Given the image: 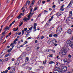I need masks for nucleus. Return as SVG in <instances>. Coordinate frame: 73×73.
<instances>
[{
	"label": "nucleus",
	"instance_id": "1",
	"mask_svg": "<svg viewBox=\"0 0 73 73\" xmlns=\"http://www.w3.org/2000/svg\"><path fill=\"white\" fill-rule=\"evenodd\" d=\"M34 14V13H32L31 12H30V14H29V15L28 16V18H27V17H25L23 19V20L25 22V21L27 22V20H29L30 19L31 17V15H33Z\"/></svg>",
	"mask_w": 73,
	"mask_h": 73
},
{
	"label": "nucleus",
	"instance_id": "2",
	"mask_svg": "<svg viewBox=\"0 0 73 73\" xmlns=\"http://www.w3.org/2000/svg\"><path fill=\"white\" fill-rule=\"evenodd\" d=\"M62 52L61 53L62 54V55H66V53H67V51L65 48H63L62 49Z\"/></svg>",
	"mask_w": 73,
	"mask_h": 73
},
{
	"label": "nucleus",
	"instance_id": "3",
	"mask_svg": "<svg viewBox=\"0 0 73 73\" xmlns=\"http://www.w3.org/2000/svg\"><path fill=\"white\" fill-rule=\"evenodd\" d=\"M62 31V27L61 26L58 27L57 29L56 32L58 33H60Z\"/></svg>",
	"mask_w": 73,
	"mask_h": 73
},
{
	"label": "nucleus",
	"instance_id": "4",
	"mask_svg": "<svg viewBox=\"0 0 73 73\" xmlns=\"http://www.w3.org/2000/svg\"><path fill=\"white\" fill-rule=\"evenodd\" d=\"M73 1H71L69 4L68 5V6L66 7L67 8H70L71 6L72 5V4H73Z\"/></svg>",
	"mask_w": 73,
	"mask_h": 73
},
{
	"label": "nucleus",
	"instance_id": "5",
	"mask_svg": "<svg viewBox=\"0 0 73 73\" xmlns=\"http://www.w3.org/2000/svg\"><path fill=\"white\" fill-rule=\"evenodd\" d=\"M62 71H63V72H66V71L67 70V67L66 66H63L62 67Z\"/></svg>",
	"mask_w": 73,
	"mask_h": 73
},
{
	"label": "nucleus",
	"instance_id": "6",
	"mask_svg": "<svg viewBox=\"0 0 73 73\" xmlns=\"http://www.w3.org/2000/svg\"><path fill=\"white\" fill-rule=\"evenodd\" d=\"M61 13H62V12H59L56 13V15L57 17H59L61 15Z\"/></svg>",
	"mask_w": 73,
	"mask_h": 73
},
{
	"label": "nucleus",
	"instance_id": "7",
	"mask_svg": "<svg viewBox=\"0 0 73 73\" xmlns=\"http://www.w3.org/2000/svg\"><path fill=\"white\" fill-rule=\"evenodd\" d=\"M64 5H62L60 7V11H64V9H65V8H64Z\"/></svg>",
	"mask_w": 73,
	"mask_h": 73
},
{
	"label": "nucleus",
	"instance_id": "8",
	"mask_svg": "<svg viewBox=\"0 0 73 73\" xmlns=\"http://www.w3.org/2000/svg\"><path fill=\"white\" fill-rule=\"evenodd\" d=\"M52 41L53 44H55V43H57V40L53 38L52 39Z\"/></svg>",
	"mask_w": 73,
	"mask_h": 73
},
{
	"label": "nucleus",
	"instance_id": "9",
	"mask_svg": "<svg viewBox=\"0 0 73 73\" xmlns=\"http://www.w3.org/2000/svg\"><path fill=\"white\" fill-rule=\"evenodd\" d=\"M60 71H59L57 70H55L54 71L53 73H60Z\"/></svg>",
	"mask_w": 73,
	"mask_h": 73
},
{
	"label": "nucleus",
	"instance_id": "10",
	"mask_svg": "<svg viewBox=\"0 0 73 73\" xmlns=\"http://www.w3.org/2000/svg\"><path fill=\"white\" fill-rule=\"evenodd\" d=\"M23 14L22 13H21L17 17V18L18 19H20L21 17V16H23Z\"/></svg>",
	"mask_w": 73,
	"mask_h": 73
},
{
	"label": "nucleus",
	"instance_id": "11",
	"mask_svg": "<svg viewBox=\"0 0 73 73\" xmlns=\"http://www.w3.org/2000/svg\"><path fill=\"white\" fill-rule=\"evenodd\" d=\"M67 33H68V34H71V33H72V30L71 29H70L67 31Z\"/></svg>",
	"mask_w": 73,
	"mask_h": 73
},
{
	"label": "nucleus",
	"instance_id": "12",
	"mask_svg": "<svg viewBox=\"0 0 73 73\" xmlns=\"http://www.w3.org/2000/svg\"><path fill=\"white\" fill-rule=\"evenodd\" d=\"M73 42L72 41H70V40H68L66 42L67 44H71Z\"/></svg>",
	"mask_w": 73,
	"mask_h": 73
},
{
	"label": "nucleus",
	"instance_id": "13",
	"mask_svg": "<svg viewBox=\"0 0 73 73\" xmlns=\"http://www.w3.org/2000/svg\"><path fill=\"white\" fill-rule=\"evenodd\" d=\"M56 70H59V71H60V70H61V69H60V68L58 67H56L55 68H54Z\"/></svg>",
	"mask_w": 73,
	"mask_h": 73
},
{
	"label": "nucleus",
	"instance_id": "14",
	"mask_svg": "<svg viewBox=\"0 0 73 73\" xmlns=\"http://www.w3.org/2000/svg\"><path fill=\"white\" fill-rule=\"evenodd\" d=\"M9 27H8V26H7L6 27L5 29V31H8L9 30Z\"/></svg>",
	"mask_w": 73,
	"mask_h": 73
},
{
	"label": "nucleus",
	"instance_id": "15",
	"mask_svg": "<svg viewBox=\"0 0 73 73\" xmlns=\"http://www.w3.org/2000/svg\"><path fill=\"white\" fill-rule=\"evenodd\" d=\"M7 33L6 32V31H5L3 32L2 33V36H5V35L7 34Z\"/></svg>",
	"mask_w": 73,
	"mask_h": 73
},
{
	"label": "nucleus",
	"instance_id": "16",
	"mask_svg": "<svg viewBox=\"0 0 73 73\" xmlns=\"http://www.w3.org/2000/svg\"><path fill=\"white\" fill-rule=\"evenodd\" d=\"M69 46L71 48H73V42L69 44Z\"/></svg>",
	"mask_w": 73,
	"mask_h": 73
},
{
	"label": "nucleus",
	"instance_id": "17",
	"mask_svg": "<svg viewBox=\"0 0 73 73\" xmlns=\"http://www.w3.org/2000/svg\"><path fill=\"white\" fill-rule=\"evenodd\" d=\"M53 36L54 37H57V36L58 35L57 34H54Z\"/></svg>",
	"mask_w": 73,
	"mask_h": 73
},
{
	"label": "nucleus",
	"instance_id": "18",
	"mask_svg": "<svg viewBox=\"0 0 73 73\" xmlns=\"http://www.w3.org/2000/svg\"><path fill=\"white\" fill-rule=\"evenodd\" d=\"M72 15H69V17H68V19H69V20H72V19H72Z\"/></svg>",
	"mask_w": 73,
	"mask_h": 73
},
{
	"label": "nucleus",
	"instance_id": "19",
	"mask_svg": "<svg viewBox=\"0 0 73 73\" xmlns=\"http://www.w3.org/2000/svg\"><path fill=\"white\" fill-rule=\"evenodd\" d=\"M17 46L18 48H20V47H23V45H21V46L20 45H18Z\"/></svg>",
	"mask_w": 73,
	"mask_h": 73
},
{
	"label": "nucleus",
	"instance_id": "20",
	"mask_svg": "<svg viewBox=\"0 0 73 73\" xmlns=\"http://www.w3.org/2000/svg\"><path fill=\"white\" fill-rule=\"evenodd\" d=\"M30 32H31V31H30V30H27L25 33L26 34L27 33H30Z\"/></svg>",
	"mask_w": 73,
	"mask_h": 73
},
{
	"label": "nucleus",
	"instance_id": "21",
	"mask_svg": "<svg viewBox=\"0 0 73 73\" xmlns=\"http://www.w3.org/2000/svg\"><path fill=\"white\" fill-rule=\"evenodd\" d=\"M15 65H19V63L18 62H17L15 64Z\"/></svg>",
	"mask_w": 73,
	"mask_h": 73
},
{
	"label": "nucleus",
	"instance_id": "22",
	"mask_svg": "<svg viewBox=\"0 0 73 73\" xmlns=\"http://www.w3.org/2000/svg\"><path fill=\"white\" fill-rule=\"evenodd\" d=\"M26 50L27 51H29L30 50V49H29V47H27L26 48Z\"/></svg>",
	"mask_w": 73,
	"mask_h": 73
},
{
	"label": "nucleus",
	"instance_id": "23",
	"mask_svg": "<svg viewBox=\"0 0 73 73\" xmlns=\"http://www.w3.org/2000/svg\"><path fill=\"white\" fill-rule=\"evenodd\" d=\"M36 38H37V39L39 40V39L41 38V36L39 35H38L37 36Z\"/></svg>",
	"mask_w": 73,
	"mask_h": 73
},
{
	"label": "nucleus",
	"instance_id": "24",
	"mask_svg": "<svg viewBox=\"0 0 73 73\" xmlns=\"http://www.w3.org/2000/svg\"><path fill=\"white\" fill-rule=\"evenodd\" d=\"M29 61V58L27 57L25 59V62H27V61Z\"/></svg>",
	"mask_w": 73,
	"mask_h": 73
},
{
	"label": "nucleus",
	"instance_id": "25",
	"mask_svg": "<svg viewBox=\"0 0 73 73\" xmlns=\"http://www.w3.org/2000/svg\"><path fill=\"white\" fill-rule=\"evenodd\" d=\"M63 61H64L65 62H66L68 61V60L66 58H65L64 59Z\"/></svg>",
	"mask_w": 73,
	"mask_h": 73
},
{
	"label": "nucleus",
	"instance_id": "26",
	"mask_svg": "<svg viewBox=\"0 0 73 73\" xmlns=\"http://www.w3.org/2000/svg\"><path fill=\"white\" fill-rule=\"evenodd\" d=\"M31 60H33V61H34V60H35V57H33V58H31Z\"/></svg>",
	"mask_w": 73,
	"mask_h": 73
},
{
	"label": "nucleus",
	"instance_id": "27",
	"mask_svg": "<svg viewBox=\"0 0 73 73\" xmlns=\"http://www.w3.org/2000/svg\"><path fill=\"white\" fill-rule=\"evenodd\" d=\"M54 63V62L53 61H51L49 62V64H52Z\"/></svg>",
	"mask_w": 73,
	"mask_h": 73
},
{
	"label": "nucleus",
	"instance_id": "28",
	"mask_svg": "<svg viewBox=\"0 0 73 73\" xmlns=\"http://www.w3.org/2000/svg\"><path fill=\"white\" fill-rule=\"evenodd\" d=\"M23 23L21 22V23L19 24V27H21V25H23Z\"/></svg>",
	"mask_w": 73,
	"mask_h": 73
},
{
	"label": "nucleus",
	"instance_id": "29",
	"mask_svg": "<svg viewBox=\"0 0 73 73\" xmlns=\"http://www.w3.org/2000/svg\"><path fill=\"white\" fill-rule=\"evenodd\" d=\"M51 42H52V40H50V41L49 40L47 42L48 44H51Z\"/></svg>",
	"mask_w": 73,
	"mask_h": 73
},
{
	"label": "nucleus",
	"instance_id": "30",
	"mask_svg": "<svg viewBox=\"0 0 73 73\" xmlns=\"http://www.w3.org/2000/svg\"><path fill=\"white\" fill-rule=\"evenodd\" d=\"M69 13L70 16H72V11H71L69 12Z\"/></svg>",
	"mask_w": 73,
	"mask_h": 73
},
{
	"label": "nucleus",
	"instance_id": "31",
	"mask_svg": "<svg viewBox=\"0 0 73 73\" xmlns=\"http://www.w3.org/2000/svg\"><path fill=\"white\" fill-rule=\"evenodd\" d=\"M44 12L46 13H48V11H46L45 10H44Z\"/></svg>",
	"mask_w": 73,
	"mask_h": 73
},
{
	"label": "nucleus",
	"instance_id": "32",
	"mask_svg": "<svg viewBox=\"0 0 73 73\" xmlns=\"http://www.w3.org/2000/svg\"><path fill=\"white\" fill-rule=\"evenodd\" d=\"M24 30L23 29L22 30V35H24Z\"/></svg>",
	"mask_w": 73,
	"mask_h": 73
},
{
	"label": "nucleus",
	"instance_id": "33",
	"mask_svg": "<svg viewBox=\"0 0 73 73\" xmlns=\"http://www.w3.org/2000/svg\"><path fill=\"white\" fill-rule=\"evenodd\" d=\"M26 3L28 4V5H29V4H30V1H27V2Z\"/></svg>",
	"mask_w": 73,
	"mask_h": 73
},
{
	"label": "nucleus",
	"instance_id": "34",
	"mask_svg": "<svg viewBox=\"0 0 73 73\" xmlns=\"http://www.w3.org/2000/svg\"><path fill=\"white\" fill-rule=\"evenodd\" d=\"M44 38V36L43 35H42L41 36V38L40 39H41V40H42V39H43V38Z\"/></svg>",
	"mask_w": 73,
	"mask_h": 73
},
{
	"label": "nucleus",
	"instance_id": "35",
	"mask_svg": "<svg viewBox=\"0 0 73 73\" xmlns=\"http://www.w3.org/2000/svg\"><path fill=\"white\" fill-rule=\"evenodd\" d=\"M49 57H53V55L52 54H49L48 55Z\"/></svg>",
	"mask_w": 73,
	"mask_h": 73
},
{
	"label": "nucleus",
	"instance_id": "36",
	"mask_svg": "<svg viewBox=\"0 0 73 73\" xmlns=\"http://www.w3.org/2000/svg\"><path fill=\"white\" fill-rule=\"evenodd\" d=\"M11 35H12V33L10 32L8 35V36H10Z\"/></svg>",
	"mask_w": 73,
	"mask_h": 73
},
{
	"label": "nucleus",
	"instance_id": "37",
	"mask_svg": "<svg viewBox=\"0 0 73 73\" xmlns=\"http://www.w3.org/2000/svg\"><path fill=\"white\" fill-rule=\"evenodd\" d=\"M27 34L25 33L26 34V36H27V37H28V35H29V33H27Z\"/></svg>",
	"mask_w": 73,
	"mask_h": 73
},
{
	"label": "nucleus",
	"instance_id": "38",
	"mask_svg": "<svg viewBox=\"0 0 73 73\" xmlns=\"http://www.w3.org/2000/svg\"><path fill=\"white\" fill-rule=\"evenodd\" d=\"M21 60V57H19L17 59V60Z\"/></svg>",
	"mask_w": 73,
	"mask_h": 73
},
{
	"label": "nucleus",
	"instance_id": "39",
	"mask_svg": "<svg viewBox=\"0 0 73 73\" xmlns=\"http://www.w3.org/2000/svg\"><path fill=\"white\" fill-rule=\"evenodd\" d=\"M49 52L48 49H47L45 51V52Z\"/></svg>",
	"mask_w": 73,
	"mask_h": 73
},
{
	"label": "nucleus",
	"instance_id": "40",
	"mask_svg": "<svg viewBox=\"0 0 73 73\" xmlns=\"http://www.w3.org/2000/svg\"><path fill=\"white\" fill-rule=\"evenodd\" d=\"M3 37H4V36L3 35L1 36V38H0V39H1V40H3Z\"/></svg>",
	"mask_w": 73,
	"mask_h": 73
},
{
	"label": "nucleus",
	"instance_id": "41",
	"mask_svg": "<svg viewBox=\"0 0 73 73\" xmlns=\"http://www.w3.org/2000/svg\"><path fill=\"white\" fill-rule=\"evenodd\" d=\"M12 44H16V42L14 41L13 42Z\"/></svg>",
	"mask_w": 73,
	"mask_h": 73
},
{
	"label": "nucleus",
	"instance_id": "42",
	"mask_svg": "<svg viewBox=\"0 0 73 73\" xmlns=\"http://www.w3.org/2000/svg\"><path fill=\"white\" fill-rule=\"evenodd\" d=\"M37 7H35V9H34V11H36V10H37Z\"/></svg>",
	"mask_w": 73,
	"mask_h": 73
},
{
	"label": "nucleus",
	"instance_id": "43",
	"mask_svg": "<svg viewBox=\"0 0 73 73\" xmlns=\"http://www.w3.org/2000/svg\"><path fill=\"white\" fill-rule=\"evenodd\" d=\"M69 58H71L72 57V55L70 54H69L68 56Z\"/></svg>",
	"mask_w": 73,
	"mask_h": 73
},
{
	"label": "nucleus",
	"instance_id": "44",
	"mask_svg": "<svg viewBox=\"0 0 73 73\" xmlns=\"http://www.w3.org/2000/svg\"><path fill=\"white\" fill-rule=\"evenodd\" d=\"M46 60H45L43 62V64H45V63H46Z\"/></svg>",
	"mask_w": 73,
	"mask_h": 73
},
{
	"label": "nucleus",
	"instance_id": "45",
	"mask_svg": "<svg viewBox=\"0 0 73 73\" xmlns=\"http://www.w3.org/2000/svg\"><path fill=\"white\" fill-rule=\"evenodd\" d=\"M9 16L7 18V19H6V20H5V21H7V20H8V19H9Z\"/></svg>",
	"mask_w": 73,
	"mask_h": 73
},
{
	"label": "nucleus",
	"instance_id": "46",
	"mask_svg": "<svg viewBox=\"0 0 73 73\" xmlns=\"http://www.w3.org/2000/svg\"><path fill=\"white\" fill-rule=\"evenodd\" d=\"M12 71L14 73H15V68H13V70H12Z\"/></svg>",
	"mask_w": 73,
	"mask_h": 73
},
{
	"label": "nucleus",
	"instance_id": "47",
	"mask_svg": "<svg viewBox=\"0 0 73 73\" xmlns=\"http://www.w3.org/2000/svg\"><path fill=\"white\" fill-rule=\"evenodd\" d=\"M18 29H19V28L18 27V28H17V29L16 30H14V31L16 32V31H18Z\"/></svg>",
	"mask_w": 73,
	"mask_h": 73
},
{
	"label": "nucleus",
	"instance_id": "48",
	"mask_svg": "<svg viewBox=\"0 0 73 73\" xmlns=\"http://www.w3.org/2000/svg\"><path fill=\"white\" fill-rule=\"evenodd\" d=\"M34 27H36L37 26V23H35L34 25Z\"/></svg>",
	"mask_w": 73,
	"mask_h": 73
},
{
	"label": "nucleus",
	"instance_id": "49",
	"mask_svg": "<svg viewBox=\"0 0 73 73\" xmlns=\"http://www.w3.org/2000/svg\"><path fill=\"white\" fill-rule=\"evenodd\" d=\"M9 0H7V3H9L10 2Z\"/></svg>",
	"mask_w": 73,
	"mask_h": 73
},
{
	"label": "nucleus",
	"instance_id": "50",
	"mask_svg": "<svg viewBox=\"0 0 73 73\" xmlns=\"http://www.w3.org/2000/svg\"><path fill=\"white\" fill-rule=\"evenodd\" d=\"M34 3H35V1L33 0L32 3L31 4H33V5L34 4Z\"/></svg>",
	"mask_w": 73,
	"mask_h": 73
},
{
	"label": "nucleus",
	"instance_id": "51",
	"mask_svg": "<svg viewBox=\"0 0 73 73\" xmlns=\"http://www.w3.org/2000/svg\"><path fill=\"white\" fill-rule=\"evenodd\" d=\"M41 14H40L38 15V16L37 17H41Z\"/></svg>",
	"mask_w": 73,
	"mask_h": 73
},
{
	"label": "nucleus",
	"instance_id": "52",
	"mask_svg": "<svg viewBox=\"0 0 73 73\" xmlns=\"http://www.w3.org/2000/svg\"><path fill=\"white\" fill-rule=\"evenodd\" d=\"M24 30L25 31H26L27 30V28H25Z\"/></svg>",
	"mask_w": 73,
	"mask_h": 73
},
{
	"label": "nucleus",
	"instance_id": "53",
	"mask_svg": "<svg viewBox=\"0 0 73 73\" xmlns=\"http://www.w3.org/2000/svg\"><path fill=\"white\" fill-rule=\"evenodd\" d=\"M55 7H56V5H54L53 6H52L53 8H54Z\"/></svg>",
	"mask_w": 73,
	"mask_h": 73
},
{
	"label": "nucleus",
	"instance_id": "54",
	"mask_svg": "<svg viewBox=\"0 0 73 73\" xmlns=\"http://www.w3.org/2000/svg\"><path fill=\"white\" fill-rule=\"evenodd\" d=\"M51 50V51H52V52L54 53H55V50Z\"/></svg>",
	"mask_w": 73,
	"mask_h": 73
},
{
	"label": "nucleus",
	"instance_id": "55",
	"mask_svg": "<svg viewBox=\"0 0 73 73\" xmlns=\"http://www.w3.org/2000/svg\"><path fill=\"white\" fill-rule=\"evenodd\" d=\"M7 52H8V53H10V52H11V50H8Z\"/></svg>",
	"mask_w": 73,
	"mask_h": 73
},
{
	"label": "nucleus",
	"instance_id": "56",
	"mask_svg": "<svg viewBox=\"0 0 73 73\" xmlns=\"http://www.w3.org/2000/svg\"><path fill=\"white\" fill-rule=\"evenodd\" d=\"M15 46V45L13 44V43H11V45L10 46Z\"/></svg>",
	"mask_w": 73,
	"mask_h": 73
},
{
	"label": "nucleus",
	"instance_id": "57",
	"mask_svg": "<svg viewBox=\"0 0 73 73\" xmlns=\"http://www.w3.org/2000/svg\"><path fill=\"white\" fill-rule=\"evenodd\" d=\"M49 37H52V34H50L49 35Z\"/></svg>",
	"mask_w": 73,
	"mask_h": 73
},
{
	"label": "nucleus",
	"instance_id": "58",
	"mask_svg": "<svg viewBox=\"0 0 73 73\" xmlns=\"http://www.w3.org/2000/svg\"><path fill=\"white\" fill-rule=\"evenodd\" d=\"M8 70H10L11 69V67H9L7 68Z\"/></svg>",
	"mask_w": 73,
	"mask_h": 73
},
{
	"label": "nucleus",
	"instance_id": "59",
	"mask_svg": "<svg viewBox=\"0 0 73 73\" xmlns=\"http://www.w3.org/2000/svg\"><path fill=\"white\" fill-rule=\"evenodd\" d=\"M45 1H42V3L43 4H45Z\"/></svg>",
	"mask_w": 73,
	"mask_h": 73
},
{
	"label": "nucleus",
	"instance_id": "60",
	"mask_svg": "<svg viewBox=\"0 0 73 73\" xmlns=\"http://www.w3.org/2000/svg\"><path fill=\"white\" fill-rule=\"evenodd\" d=\"M40 3H41V1H39L38 2V4H40Z\"/></svg>",
	"mask_w": 73,
	"mask_h": 73
},
{
	"label": "nucleus",
	"instance_id": "61",
	"mask_svg": "<svg viewBox=\"0 0 73 73\" xmlns=\"http://www.w3.org/2000/svg\"><path fill=\"white\" fill-rule=\"evenodd\" d=\"M9 48H10V46H8L7 47V49Z\"/></svg>",
	"mask_w": 73,
	"mask_h": 73
},
{
	"label": "nucleus",
	"instance_id": "62",
	"mask_svg": "<svg viewBox=\"0 0 73 73\" xmlns=\"http://www.w3.org/2000/svg\"><path fill=\"white\" fill-rule=\"evenodd\" d=\"M29 31H31V29H32V27H31L30 28H29Z\"/></svg>",
	"mask_w": 73,
	"mask_h": 73
},
{
	"label": "nucleus",
	"instance_id": "63",
	"mask_svg": "<svg viewBox=\"0 0 73 73\" xmlns=\"http://www.w3.org/2000/svg\"><path fill=\"white\" fill-rule=\"evenodd\" d=\"M15 21H14L11 24H14V23H15Z\"/></svg>",
	"mask_w": 73,
	"mask_h": 73
},
{
	"label": "nucleus",
	"instance_id": "64",
	"mask_svg": "<svg viewBox=\"0 0 73 73\" xmlns=\"http://www.w3.org/2000/svg\"><path fill=\"white\" fill-rule=\"evenodd\" d=\"M5 57H8V55L6 54L5 55Z\"/></svg>",
	"mask_w": 73,
	"mask_h": 73
}]
</instances>
